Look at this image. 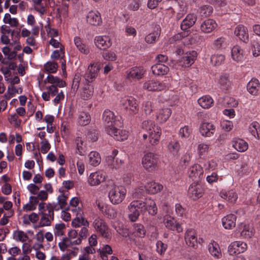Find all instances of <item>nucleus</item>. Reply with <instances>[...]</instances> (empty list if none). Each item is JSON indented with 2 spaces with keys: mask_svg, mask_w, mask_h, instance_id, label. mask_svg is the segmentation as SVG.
I'll return each mask as SVG.
<instances>
[{
  "mask_svg": "<svg viewBox=\"0 0 260 260\" xmlns=\"http://www.w3.org/2000/svg\"><path fill=\"white\" fill-rule=\"evenodd\" d=\"M78 212H76V217L72 221V225L73 226L77 228L81 225L87 226L89 223L86 219L83 216V212L81 209H77Z\"/></svg>",
  "mask_w": 260,
  "mask_h": 260,
  "instance_id": "22",
  "label": "nucleus"
},
{
  "mask_svg": "<svg viewBox=\"0 0 260 260\" xmlns=\"http://www.w3.org/2000/svg\"><path fill=\"white\" fill-rule=\"evenodd\" d=\"M93 225L95 230L105 238H109L110 232L105 222L101 218L97 217L93 221Z\"/></svg>",
  "mask_w": 260,
  "mask_h": 260,
  "instance_id": "8",
  "label": "nucleus"
},
{
  "mask_svg": "<svg viewBox=\"0 0 260 260\" xmlns=\"http://www.w3.org/2000/svg\"><path fill=\"white\" fill-rule=\"evenodd\" d=\"M65 229V225L63 223L56 224L55 226V236L57 237H61L64 235V229Z\"/></svg>",
  "mask_w": 260,
  "mask_h": 260,
  "instance_id": "59",
  "label": "nucleus"
},
{
  "mask_svg": "<svg viewBox=\"0 0 260 260\" xmlns=\"http://www.w3.org/2000/svg\"><path fill=\"white\" fill-rule=\"evenodd\" d=\"M90 82L84 83L83 86L80 89V96L82 99L87 100L91 98L93 94L94 88L93 86L89 84Z\"/></svg>",
  "mask_w": 260,
  "mask_h": 260,
  "instance_id": "16",
  "label": "nucleus"
},
{
  "mask_svg": "<svg viewBox=\"0 0 260 260\" xmlns=\"http://www.w3.org/2000/svg\"><path fill=\"white\" fill-rule=\"evenodd\" d=\"M73 245V244L70 243V242H69L66 238H64L62 241L58 243L59 249L62 251H64L68 247Z\"/></svg>",
  "mask_w": 260,
  "mask_h": 260,
  "instance_id": "63",
  "label": "nucleus"
},
{
  "mask_svg": "<svg viewBox=\"0 0 260 260\" xmlns=\"http://www.w3.org/2000/svg\"><path fill=\"white\" fill-rule=\"evenodd\" d=\"M217 83L221 89L226 90H228L230 88L232 84L230 75L226 73L221 74L218 77Z\"/></svg>",
  "mask_w": 260,
  "mask_h": 260,
  "instance_id": "26",
  "label": "nucleus"
},
{
  "mask_svg": "<svg viewBox=\"0 0 260 260\" xmlns=\"http://www.w3.org/2000/svg\"><path fill=\"white\" fill-rule=\"evenodd\" d=\"M154 74L157 76H162L168 73L169 68L163 63H158L153 66L151 68Z\"/></svg>",
  "mask_w": 260,
  "mask_h": 260,
  "instance_id": "34",
  "label": "nucleus"
},
{
  "mask_svg": "<svg viewBox=\"0 0 260 260\" xmlns=\"http://www.w3.org/2000/svg\"><path fill=\"white\" fill-rule=\"evenodd\" d=\"M76 153L80 155H83L86 152L85 146H83V140L81 137H77L76 139Z\"/></svg>",
  "mask_w": 260,
  "mask_h": 260,
  "instance_id": "50",
  "label": "nucleus"
},
{
  "mask_svg": "<svg viewBox=\"0 0 260 260\" xmlns=\"http://www.w3.org/2000/svg\"><path fill=\"white\" fill-rule=\"evenodd\" d=\"M146 188L148 193L155 194L162 189V186L155 182H150L147 184Z\"/></svg>",
  "mask_w": 260,
  "mask_h": 260,
  "instance_id": "41",
  "label": "nucleus"
},
{
  "mask_svg": "<svg viewBox=\"0 0 260 260\" xmlns=\"http://www.w3.org/2000/svg\"><path fill=\"white\" fill-rule=\"evenodd\" d=\"M22 218L23 223L28 225L30 222L33 223L37 222L39 219V216L37 213L33 212L29 215H24Z\"/></svg>",
  "mask_w": 260,
  "mask_h": 260,
  "instance_id": "44",
  "label": "nucleus"
},
{
  "mask_svg": "<svg viewBox=\"0 0 260 260\" xmlns=\"http://www.w3.org/2000/svg\"><path fill=\"white\" fill-rule=\"evenodd\" d=\"M232 57L235 61H241L244 57L243 49L239 46H234L232 49Z\"/></svg>",
  "mask_w": 260,
  "mask_h": 260,
  "instance_id": "37",
  "label": "nucleus"
},
{
  "mask_svg": "<svg viewBox=\"0 0 260 260\" xmlns=\"http://www.w3.org/2000/svg\"><path fill=\"white\" fill-rule=\"evenodd\" d=\"M237 217L233 214H229L222 219L223 226L225 229H232L236 225Z\"/></svg>",
  "mask_w": 260,
  "mask_h": 260,
  "instance_id": "31",
  "label": "nucleus"
},
{
  "mask_svg": "<svg viewBox=\"0 0 260 260\" xmlns=\"http://www.w3.org/2000/svg\"><path fill=\"white\" fill-rule=\"evenodd\" d=\"M144 205L142 201L135 200L132 202L128 206V217L131 221H136L140 216V212H144Z\"/></svg>",
  "mask_w": 260,
  "mask_h": 260,
  "instance_id": "4",
  "label": "nucleus"
},
{
  "mask_svg": "<svg viewBox=\"0 0 260 260\" xmlns=\"http://www.w3.org/2000/svg\"><path fill=\"white\" fill-rule=\"evenodd\" d=\"M260 84L257 79H252L247 84V90L249 92L253 95H256L259 91Z\"/></svg>",
  "mask_w": 260,
  "mask_h": 260,
  "instance_id": "35",
  "label": "nucleus"
},
{
  "mask_svg": "<svg viewBox=\"0 0 260 260\" xmlns=\"http://www.w3.org/2000/svg\"><path fill=\"white\" fill-rule=\"evenodd\" d=\"M78 121L79 124L81 125H86L90 121V116L87 113L80 112L78 115Z\"/></svg>",
  "mask_w": 260,
  "mask_h": 260,
  "instance_id": "49",
  "label": "nucleus"
},
{
  "mask_svg": "<svg viewBox=\"0 0 260 260\" xmlns=\"http://www.w3.org/2000/svg\"><path fill=\"white\" fill-rule=\"evenodd\" d=\"M208 250L210 253L217 259L220 258L222 254L218 244L214 242L210 243L208 245Z\"/></svg>",
  "mask_w": 260,
  "mask_h": 260,
  "instance_id": "36",
  "label": "nucleus"
},
{
  "mask_svg": "<svg viewBox=\"0 0 260 260\" xmlns=\"http://www.w3.org/2000/svg\"><path fill=\"white\" fill-rule=\"evenodd\" d=\"M197 57V53L194 51L187 52L179 60L178 63L182 67H189L193 63Z\"/></svg>",
  "mask_w": 260,
  "mask_h": 260,
  "instance_id": "13",
  "label": "nucleus"
},
{
  "mask_svg": "<svg viewBox=\"0 0 260 260\" xmlns=\"http://www.w3.org/2000/svg\"><path fill=\"white\" fill-rule=\"evenodd\" d=\"M166 86L162 82L154 80H149L145 82L143 85V88L148 91H155L164 90Z\"/></svg>",
  "mask_w": 260,
  "mask_h": 260,
  "instance_id": "15",
  "label": "nucleus"
},
{
  "mask_svg": "<svg viewBox=\"0 0 260 260\" xmlns=\"http://www.w3.org/2000/svg\"><path fill=\"white\" fill-rule=\"evenodd\" d=\"M13 239L17 242L24 243L28 240V236L23 231L17 230L13 233Z\"/></svg>",
  "mask_w": 260,
  "mask_h": 260,
  "instance_id": "45",
  "label": "nucleus"
},
{
  "mask_svg": "<svg viewBox=\"0 0 260 260\" xmlns=\"http://www.w3.org/2000/svg\"><path fill=\"white\" fill-rule=\"evenodd\" d=\"M223 196V198L231 203H234L238 198L237 194L233 191H229L224 194Z\"/></svg>",
  "mask_w": 260,
  "mask_h": 260,
  "instance_id": "57",
  "label": "nucleus"
},
{
  "mask_svg": "<svg viewBox=\"0 0 260 260\" xmlns=\"http://www.w3.org/2000/svg\"><path fill=\"white\" fill-rule=\"evenodd\" d=\"M198 103L203 108L208 109L211 107L213 100L210 96H203L198 100Z\"/></svg>",
  "mask_w": 260,
  "mask_h": 260,
  "instance_id": "42",
  "label": "nucleus"
},
{
  "mask_svg": "<svg viewBox=\"0 0 260 260\" xmlns=\"http://www.w3.org/2000/svg\"><path fill=\"white\" fill-rule=\"evenodd\" d=\"M189 177L193 181H200L204 178V170L203 168L198 164H194L188 170Z\"/></svg>",
  "mask_w": 260,
  "mask_h": 260,
  "instance_id": "11",
  "label": "nucleus"
},
{
  "mask_svg": "<svg viewBox=\"0 0 260 260\" xmlns=\"http://www.w3.org/2000/svg\"><path fill=\"white\" fill-rule=\"evenodd\" d=\"M242 230L241 232V235L244 238L249 239L253 235V228L250 225H241Z\"/></svg>",
  "mask_w": 260,
  "mask_h": 260,
  "instance_id": "47",
  "label": "nucleus"
},
{
  "mask_svg": "<svg viewBox=\"0 0 260 260\" xmlns=\"http://www.w3.org/2000/svg\"><path fill=\"white\" fill-rule=\"evenodd\" d=\"M163 210L166 213V215L164 217V223L165 226L172 231H177L178 233L182 232L183 229L181 225L176 222L173 217L169 215V208L167 205L164 206Z\"/></svg>",
  "mask_w": 260,
  "mask_h": 260,
  "instance_id": "6",
  "label": "nucleus"
},
{
  "mask_svg": "<svg viewBox=\"0 0 260 260\" xmlns=\"http://www.w3.org/2000/svg\"><path fill=\"white\" fill-rule=\"evenodd\" d=\"M126 193V190L125 188L114 184L109 190V198L111 203L118 204L124 200Z\"/></svg>",
  "mask_w": 260,
  "mask_h": 260,
  "instance_id": "3",
  "label": "nucleus"
},
{
  "mask_svg": "<svg viewBox=\"0 0 260 260\" xmlns=\"http://www.w3.org/2000/svg\"><path fill=\"white\" fill-rule=\"evenodd\" d=\"M86 19L89 24L93 25H98L102 22L101 15L98 11H90L86 16Z\"/></svg>",
  "mask_w": 260,
  "mask_h": 260,
  "instance_id": "28",
  "label": "nucleus"
},
{
  "mask_svg": "<svg viewBox=\"0 0 260 260\" xmlns=\"http://www.w3.org/2000/svg\"><path fill=\"white\" fill-rule=\"evenodd\" d=\"M118 153V151L114 150L112 154L107 157L106 162L108 165L112 169H118L120 168L121 164V160L118 161V159L116 158Z\"/></svg>",
  "mask_w": 260,
  "mask_h": 260,
  "instance_id": "24",
  "label": "nucleus"
},
{
  "mask_svg": "<svg viewBox=\"0 0 260 260\" xmlns=\"http://www.w3.org/2000/svg\"><path fill=\"white\" fill-rule=\"evenodd\" d=\"M82 79V76L79 74H76L73 80L72 85V89L74 91H77L80 85V82Z\"/></svg>",
  "mask_w": 260,
  "mask_h": 260,
  "instance_id": "60",
  "label": "nucleus"
},
{
  "mask_svg": "<svg viewBox=\"0 0 260 260\" xmlns=\"http://www.w3.org/2000/svg\"><path fill=\"white\" fill-rule=\"evenodd\" d=\"M48 83L51 84H56L57 86L63 87L66 85V82L58 77H55L52 75H49L46 79Z\"/></svg>",
  "mask_w": 260,
  "mask_h": 260,
  "instance_id": "53",
  "label": "nucleus"
},
{
  "mask_svg": "<svg viewBox=\"0 0 260 260\" xmlns=\"http://www.w3.org/2000/svg\"><path fill=\"white\" fill-rule=\"evenodd\" d=\"M225 43V39L223 37H219L215 39L213 43V47L216 49H222Z\"/></svg>",
  "mask_w": 260,
  "mask_h": 260,
  "instance_id": "62",
  "label": "nucleus"
},
{
  "mask_svg": "<svg viewBox=\"0 0 260 260\" xmlns=\"http://www.w3.org/2000/svg\"><path fill=\"white\" fill-rule=\"evenodd\" d=\"M180 148V144L177 141H171L168 145L169 151L174 156L178 155Z\"/></svg>",
  "mask_w": 260,
  "mask_h": 260,
  "instance_id": "51",
  "label": "nucleus"
},
{
  "mask_svg": "<svg viewBox=\"0 0 260 260\" xmlns=\"http://www.w3.org/2000/svg\"><path fill=\"white\" fill-rule=\"evenodd\" d=\"M200 182V181H194L189 188L188 194L193 200H198L204 193V189Z\"/></svg>",
  "mask_w": 260,
  "mask_h": 260,
  "instance_id": "9",
  "label": "nucleus"
},
{
  "mask_svg": "<svg viewBox=\"0 0 260 260\" xmlns=\"http://www.w3.org/2000/svg\"><path fill=\"white\" fill-rule=\"evenodd\" d=\"M158 36V32H153L147 35L145 38V40L148 44H152L155 42Z\"/></svg>",
  "mask_w": 260,
  "mask_h": 260,
  "instance_id": "61",
  "label": "nucleus"
},
{
  "mask_svg": "<svg viewBox=\"0 0 260 260\" xmlns=\"http://www.w3.org/2000/svg\"><path fill=\"white\" fill-rule=\"evenodd\" d=\"M45 69L49 73H55L58 68V65L56 63L51 61H48L45 64Z\"/></svg>",
  "mask_w": 260,
  "mask_h": 260,
  "instance_id": "54",
  "label": "nucleus"
},
{
  "mask_svg": "<svg viewBox=\"0 0 260 260\" xmlns=\"http://www.w3.org/2000/svg\"><path fill=\"white\" fill-rule=\"evenodd\" d=\"M135 232L137 235L140 237H143L145 236L146 231L144 229V227L141 224H134Z\"/></svg>",
  "mask_w": 260,
  "mask_h": 260,
  "instance_id": "58",
  "label": "nucleus"
},
{
  "mask_svg": "<svg viewBox=\"0 0 260 260\" xmlns=\"http://www.w3.org/2000/svg\"><path fill=\"white\" fill-rule=\"evenodd\" d=\"M172 114V110L170 108L164 107L159 109L156 115V120L160 123L166 122Z\"/></svg>",
  "mask_w": 260,
  "mask_h": 260,
  "instance_id": "17",
  "label": "nucleus"
},
{
  "mask_svg": "<svg viewBox=\"0 0 260 260\" xmlns=\"http://www.w3.org/2000/svg\"><path fill=\"white\" fill-rule=\"evenodd\" d=\"M142 128L146 131L147 134H144L143 138L144 140L149 137V142L152 145L158 144L161 135L160 127L151 120H144L142 123Z\"/></svg>",
  "mask_w": 260,
  "mask_h": 260,
  "instance_id": "1",
  "label": "nucleus"
},
{
  "mask_svg": "<svg viewBox=\"0 0 260 260\" xmlns=\"http://www.w3.org/2000/svg\"><path fill=\"white\" fill-rule=\"evenodd\" d=\"M144 205V211H148V213L151 215H155L157 212V209L155 202L151 199H146L145 201L143 202Z\"/></svg>",
  "mask_w": 260,
  "mask_h": 260,
  "instance_id": "29",
  "label": "nucleus"
},
{
  "mask_svg": "<svg viewBox=\"0 0 260 260\" xmlns=\"http://www.w3.org/2000/svg\"><path fill=\"white\" fill-rule=\"evenodd\" d=\"M67 199V197L63 194H61L58 197L57 200L59 207H58L57 205H55L56 208H58L61 209H66Z\"/></svg>",
  "mask_w": 260,
  "mask_h": 260,
  "instance_id": "55",
  "label": "nucleus"
},
{
  "mask_svg": "<svg viewBox=\"0 0 260 260\" xmlns=\"http://www.w3.org/2000/svg\"><path fill=\"white\" fill-rule=\"evenodd\" d=\"M14 30H12L10 28L5 25H3L1 27V42L2 44L8 45L10 43V39H9V35H11L13 36Z\"/></svg>",
  "mask_w": 260,
  "mask_h": 260,
  "instance_id": "20",
  "label": "nucleus"
},
{
  "mask_svg": "<svg viewBox=\"0 0 260 260\" xmlns=\"http://www.w3.org/2000/svg\"><path fill=\"white\" fill-rule=\"evenodd\" d=\"M235 35L242 41L246 42L248 40V34L247 28L240 25L236 27L235 30Z\"/></svg>",
  "mask_w": 260,
  "mask_h": 260,
  "instance_id": "32",
  "label": "nucleus"
},
{
  "mask_svg": "<svg viewBox=\"0 0 260 260\" xmlns=\"http://www.w3.org/2000/svg\"><path fill=\"white\" fill-rule=\"evenodd\" d=\"M105 176L101 172H96L91 173L88 179L89 184L91 186L100 184L105 180Z\"/></svg>",
  "mask_w": 260,
  "mask_h": 260,
  "instance_id": "23",
  "label": "nucleus"
},
{
  "mask_svg": "<svg viewBox=\"0 0 260 260\" xmlns=\"http://www.w3.org/2000/svg\"><path fill=\"white\" fill-rule=\"evenodd\" d=\"M233 146L239 152H244L247 150L248 145L246 142L242 139H237L233 141Z\"/></svg>",
  "mask_w": 260,
  "mask_h": 260,
  "instance_id": "39",
  "label": "nucleus"
},
{
  "mask_svg": "<svg viewBox=\"0 0 260 260\" xmlns=\"http://www.w3.org/2000/svg\"><path fill=\"white\" fill-rule=\"evenodd\" d=\"M89 163L92 166H96L99 165L101 161L100 156L97 152L92 151L89 155Z\"/></svg>",
  "mask_w": 260,
  "mask_h": 260,
  "instance_id": "48",
  "label": "nucleus"
},
{
  "mask_svg": "<svg viewBox=\"0 0 260 260\" xmlns=\"http://www.w3.org/2000/svg\"><path fill=\"white\" fill-rule=\"evenodd\" d=\"M107 133L118 141H123L127 139L128 137V132L127 131L123 129H119L116 126L113 127L112 129H109Z\"/></svg>",
  "mask_w": 260,
  "mask_h": 260,
  "instance_id": "21",
  "label": "nucleus"
},
{
  "mask_svg": "<svg viewBox=\"0 0 260 260\" xmlns=\"http://www.w3.org/2000/svg\"><path fill=\"white\" fill-rule=\"evenodd\" d=\"M95 43L100 49H105L112 45L111 39L108 36H98L96 38Z\"/></svg>",
  "mask_w": 260,
  "mask_h": 260,
  "instance_id": "30",
  "label": "nucleus"
},
{
  "mask_svg": "<svg viewBox=\"0 0 260 260\" xmlns=\"http://www.w3.org/2000/svg\"><path fill=\"white\" fill-rule=\"evenodd\" d=\"M251 134L257 139H259L260 127L256 124H252L250 127Z\"/></svg>",
  "mask_w": 260,
  "mask_h": 260,
  "instance_id": "64",
  "label": "nucleus"
},
{
  "mask_svg": "<svg viewBox=\"0 0 260 260\" xmlns=\"http://www.w3.org/2000/svg\"><path fill=\"white\" fill-rule=\"evenodd\" d=\"M200 132L203 136L210 137L215 133V127L210 123H203L200 126Z\"/></svg>",
  "mask_w": 260,
  "mask_h": 260,
  "instance_id": "25",
  "label": "nucleus"
},
{
  "mask_svg": "<svg viewBox=\"0 0 260 260\" xmlns=\"http://www.w3.org/2000/svg\"><path fill=\"white\" fill-rule=\"evenodd\" d=\"M75 45L82 53L87 54L89 53V50L86 45L83 43L79 37H76L74 40Z\"/></svg>",
  "mask_w": 260,
  "mask_h": 260,
  "instance_id": "43",
  "label": "nucleus"
},
{
  "mask_svg": "<svg viewBox=\"0 0 260 260\" xmlns=\"http://www.w3.org/2000/svg\"><path fill=\"white\" fill-rule=\"evenodd\" d=\"M78 237V232L75 230H71L69 232L68 237H66L74 245H79L81 243L82 239Z\"/></svg>",
  "mask_w": 260,
  "mask_h": 260,
  "instance_id": "38",
  "label": "nucleus"
},
{
  "mask_svg": "<svg viewBox=\"0 0 260 260\" xmlns=\"http://www.w3.org/2000/svg\"><path fill=\"white\" fill-rule=\"evenodd\" d=\"M100 68V64L98 63H91L85 75V81L86 82H92L98 76Z\"/></svg>",
  "mask_w": 260,
  "mask_h": 260,
  "instance_id": "12",
  "label": "nucleus"
},
{
  "mask_svg": "<svg viewBox=\"0 0 260 260\" xmlns=\"http://www.w3.org/2000/svg\"><path fill=\"white\" fill-rule=\"evenodd\" d=\"M3 22L9 24L11 27H17L19 25L18 20L16 18L12 17L9 13H6L4 15Z\"/></svg>",
  "mask_w": 260,
  "mask_h": 260,
  "instance_id": "40",
  "label": "nucleus"
},
{
  "mask_svg": "<svg viewBox=\"0 0 260 260\" xmlns=\"http://www.w3.org/2000/svg\"><path fill=\"white\" fill-rule=\"evenodd\" d=\"M48 213L44 212L40 214L41 218L39 223V227L49 226L51 225V221L54 219V210H58V208H56V206H52L51 204H49L46 206Z\"/></svg>",
  "mask_w": 260,
  "mask_h": 260,
  "instance_id": "5",
  "label": "nucleus"
},
{
  "mask_svg": "<svg viewBox=\"0 0 260 260\" xmlns=\"http://www.w3.org/2000/svg\"><path fill=\"white\" fill-rule=\"evenodd\" d=\"M158 162L159 159L157 155L150 152L145 153L142 159L143 168L149 172H152L157 169Z\"/></svg>",
  "mask_w": 260,
  "mask_h": 260,
  "instance_id": "2",
  "label": "nucleus"
},
{
  "mask_svg": "<svg viewBox=\"0 0 260 260\" xmlns=\"http://www.w3.org/2000/svg\"><path fill=\"white\" fill-rule=\"evenodd\" d=\"M100 252L102 258L105 259V258H107V254H112V249L109 245H106L102 249H100Z\"/></svg>",
  "mask_w": 260,
  "mask_h": 260,
  "instance_id": "56",
  "label": "nucleus"
},
{
  "mask_svg": "<svg viewBox=\"0 0 260 260\" xmlns=\"http://www.w3.org/2000/svg\"><path fill=\"white\" fill-rule=\"evenodd\" d=\"M217 24L215 20L208 19L204 21L201 25V30L204 33H210L217 27Z\"/></svg>",
  "mask_w": 260,
  "mask_h": 260,
  "instance_id": "27",
  "label": "nucleus"
},
{
  "mask_svg": "<svg viewBox=\"0 0 260 260\" xmlns=\"http://www.w3.org/2000/svg\"><path fill=\"white\" fill-rule=\"evenodd\" d=\"M127 78L129 80H138L142 79L145 73L143 69L134 67L127 71Z\"/></svg>",
  "mask_w": 260,
  "mask_h": 260,
  "instance_id": "18",
  "label": "nucleus"
},
{
  "mask_svg": "<svg viewBox=\"0 0 260 260\" xmlns=\"http://www.w3.org/2000/svg\"><path fill=\"white\" fill-rule=\"evenodd\" d=\"M148 192L146 186L141 185L137 188L135 189V192L133 194V196L135 198H141L145 196Z\"/></svg>",
  "mask_w": 260,
  "mask_h": 260,
  "instance_id": "52",
  "label": "nucleus"
},
{
  "mask_svg": "<svg viewBox=\"0 0 260 260\" xmlns=\"http://www.w3.org/2000/svg\"><path fill=\"white\" fill-rule=\"evenodd\" d=\"M103 118L107 132L109 129H112L113 128V127L118 126L119 124L120 123V121L116 119V117L114 113L110 110H106L104 112Z\"/></svg>",
  "mask_w": 260,
  "mask_h": 260,
  "instance_id": "7",
  "label": "nucleus"
},
{
  "mask_svg": "<svg viewBox=\"0 0 260 260\" xmlns=\"http://www.w3.org/2000/svg\"><path fill=\"white\" fill-rule=\"evenodd\" d=\"M247 249L245 243L240 241L232 242L229 246L228 251L231 255L243 252Z\"/></svg>",
  "mask_w": 260,
  "mask_h": 260,
  "instance_id": "14",
  "label": "nucleus"
},
{
  "mask_svg": "<svg viewBox=\"0 0 260 260\" xmlns=\"http://www.w3.org/2000/svg\"><path fill=\"white\" fill-rule=\"evenodd\" d=\"M197 20L196 16L193 14H188L181 24L182 30H186L194 25Z\"/></svg>",
  "mask_w": 260,
  "mask_h": 260,
  "instance_id": "33",
  "label": "nucleus"
},
{
  "mask_svg": "<svg viewBox=\"0 0 260 260\" xmlns=\"http://www.w3.org/2000/svg\"><path fill=\"white\" fill-rule=\"evenodd\" d=\"M121 103L124 108L129 111L130 114H136L138 113V104L134 98L132 97L125 98L121 101Z\"/></svg>",
  "mask_w": 260,
  "mask_h": 260,
  "instance_id": "10",
  "label": "nucleus"
},
{
  "mask_svg": "<svg viewBox=\"0 0 260 260\" xmlns=\"http://www.w3.org/2000/svg\"><path fill=\"white\" fill-rule=\"evenodd\" d=\"M225 60V56L221 54H214L211 56L210 62L213 66H219Z\"/></svg>",
  "mask_w": 260,
  "mask_h": 260,
  "instance_id": "46",
  "label": "nucleus"
},
{
  "mask_svg": "<svg viewBox=\"0 0 260 260\" xmlns=\"http://www.w3.org/2000/svg\"><path fill=\"white\" fill-rule=\"evenodd\" d=\"M186 244L191 247L195 248L198 246L197 234L193 230H188L185 235Z\"/></svg>",
  "mask_w": 260,
  "mask_h": 260,
  "instance_id": "19",
  "label": "nucleus"
}]
</instances>
